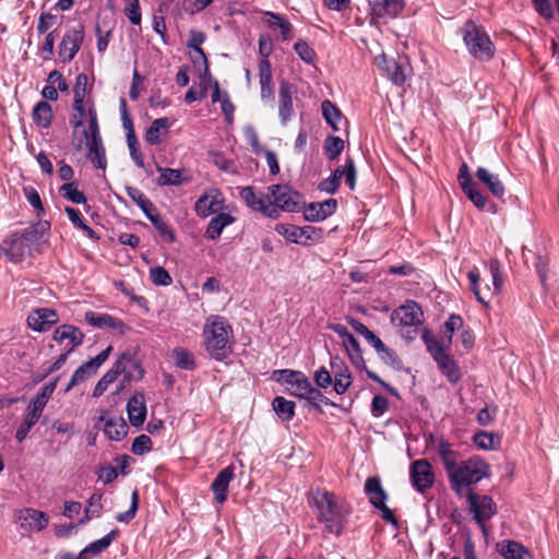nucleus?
I'll list each match as a JSON object with an SVG mask.
<instances>
[{
  "label": "nucleus",
  "mask_w": 559,
  "mask_h": 559,
  "mask_svg": "<svg viewBox=\"0 0 559 559\" xmlns=\"http://www.w3.org/2000/svg\"><path fill=\"white\" fill-rule=\"evenodd\" d=\"M127 412L132 426H141L146 418L145 396L141 392H135L127 403Z\"/></svg>",
  "instance_id": "nucleus-24"
},
{
  "label": "nucleus",
  "mask_w": 559,
  "mask_h": 559,
  "mask_svg": "<svg viewBox=\"0 0 559 559\" xmlns=\"http://www.w3.org/2000/svg\"><path fill=\"white\" fill-rule=\"evenodd\" d=\"M171 357L180 369L193 370L197 366L194 355L183 347L174 348Z\"/></svg>",
  "instance_id": "nucleus-42"
},
{
  "label": "nucleus",
  "mask_w": 559,
  "mask_h": 559,
  "mask_svg": "<svg viewBox=\"0 0 559 559\" xmlns=\"http://www.w3.org/2000/svg\"><path fill=\"white\" fill-rule=\"evenodd\" d=\"M59 321L57 312L49 308L34 309L27 317L28 326L36 332H46Z\"/></svg>",
  "instance_id": "nucleus-20"
},
{
  "label": "nucleus",
  "mask_w": 559,
  "mask_h": 559,
  "mask_svg": "<svg viewBox=\"0 0 559 559\" xmlns=\"http://www.w3.org/2000/svg\"><path fill=\"white\" fill-rule=\"evenodd\" d=\"M457 181L466 194V197L473 202V204L483 210L486 206L487 199L486 197L478 190L477 183L473 180L468 166L464 163L461 165L457 175Z\"/></svg>",
  "instance_id": "nucleus-17"
},
{
  "label": "nucleus",
  "mask_w": 559,
  "mask_h": 559,
  "mask_svg": "<svg viewBox=\"0 0 559 559\" xmlns=\"http://www.w3.org/2000/svg\"><path fill=\"white\" fill-rule=\"evenodd\" d=\"M234 477V467L227 466L223 468L212 481L211 489L217 503L223 504L226 501L227 490Z\"/></svg>",
  "instance_id": "nucleus-22"
},
{
  "label": "nucleus",
  "mask_w": 559,
  "mask_h": 559,
  "mask_svg": "<svg viewBox=\"0 0 559 559\" xmlns=\"http://www.w3.org/2000/svg\"><path fill=\"white\" fill-rule=\"evenodd\" d=\"M423 340L427 346V350L437 362L442 374L445 376L451 383L459 382L461 379V372L457 364L448 353L447 346L440 341L430 337L428 331L423 334Z\"/></svg>",
  "instance_id": "nucleus-6"
},
{
  "label": "nucleus",
  "mask_w": 559,
  "mask_h": 559,
  "mask_svg": "<svg viewBox=\"0 0 559 559\" xmlns=\"http://www.w3.org/2000/svg\"><path fill=\"white\" fill-rule=\"evenodd\" d=\"M87 75L85 73H80L76 76L75 85L73 88V100H75V105L78 108L81 106V102H84L85 95H86V87H87Z\"/></svg>",
  "instance_id": "nucleus-53"
},
{
  "label": "nucleus",
  "mask_w": 559,
  "mask_h": 559,
  "mask_svg": "<svg viewBox=\"0 0 559 559\" xmlns=\"http://www.w3.org/2000/svg\"><path fill=\"white\" fill-rule=\"evenodd\" d=\"M474 443L483 450L495 449V436L487 431H480L474 435Z\"/></svg>",
  "instance_id": "nucleus-64"
},
{
  "label": "nucleus",
  "mask_w": 559,
  "mask_h": 559,
  "mask_svg": "<svg viewBox=\"0 0 559 559\" xmlns=\"http://www.w3.org/2000/svg\"><path fill=\"white\" fill-rule=\"evenodd\" d=\"M365 491L369 495V501L372 506L385 502L388 495L384 491L381 480L378 477H369L365 483Z\"/></svg>",
  "instance_id": "nucleus-35"
},
{
  "label": "nucleus",
  "mask_w": 559,
  "mask_h": 559,
  "mask_svg": "<svg viewBox=\"0 0 559 559\" xmlns=\"http://www.w3.org/2000/svg\"><path fill=\"white\" fill-rule=\"evenodd\" d=\"M150 278L153 284L160 286H168L173 280L169 273L162 266H154L150 270Z\"/></svg>",
  "instance_id": "nucleus-58"
},
{
  "label": "nucleus",
  "mask_w": 559,
  "mask_h": 559,
  "mask_svg": "<svg viewBox=\"0 0 559 559\" xmlns=\"http://www.w3.org/2000/svg\"><path fill=\"white\" fill-rule=\"evenodd\" d=\"M84 38L83 26L69 29L59 46V57L63 62L71 61L80 50Z\"/></svg>",
  "instance_id": "nucleus-19"
},
{
  "label": "nucleus",
  "mask_w": 559,
  "mask_h": 559,
  "mask_svg": "<svg viewBox=\"0 0 559 559\" xmlns=\"http://www.w3.org/2000/svg\"><path fill=\"white\" fill-rule=\"evenodd\" d=\"M169 127L170 122L168 118L163 117L155 119L145 132V141L151 145L159 144L162 130H167Z\"/></svg>",
  "instance_id": "nucleus-39"
},
{
  "label": "nucleus",
  "mask_w": 559,
  "mask_h": 559,
  "mask_svg": "<svg viewBox=\"0 0 559 559\" xmlns=\"http://www.w3.org/2000/svg\"><path fill=\"white\" fill-rule=\"evenodd\" d=\"M311 385L309 379L301 372L300 377L297 378L292 385V394L298 399H302Z\"/></svg>",
  "instance_id": "nucleus-62"
},
{
  "label": "nucleus",
  "mask_w": 559,
  "mask_h": 559,
  "mask_svg": "<svg viewBox=\"0 0 559 559\" xmlns=\"http://www.w3.org/2000/svg\"><path fill=\"white\" fill-rule=\"evenodd\" d=\"M337 207L335 199H329L323 202H312L306 205L304 210L305 219L308 222H321L331 216Z\"/></svg>",
  "instance_id": "nucleus-21"
},
{
  "label": "nucleus",
  "mask_w": 559,
  "mask_h": 559,
  "mask_svg": "<svg viewBox=\"0 0 559 559\" xmlns=\"http://www.w3.org/2000/svg\"><path fill=\"white\" fill-rule=\"evenodd\" d=\"M376 64L394 84L401 85L406 81V71L408 69L406 61L397 62L395 59L388 58L382 53L376 58Z\"/></svg>",
  "instance_id": "nucleus-18"
},
{
  "label": "nucleus",
  "mask_w": 559,
  "mask_h": 559,
  "mask_svg": "<svg viewBox=\"0 0 559 559\" xmlns=\"http://www.w3.org/2000/svg\"><path fill=\"white\" fill-rule=\"evenodd\" d=\"M467 502L473 520L479 526L483 535L487 537L488 530L486 523L497 513V506L493 499L489 496H480L468 490Z\"/></svg>",
  "instance_id": "nucleus-7"
},
{
  "label": "nucleus",
  "mask_w": 559,
  "mask_h": 559,
  "mask_svg": "<svg viewBox=\"0 0 559 559\" xmlns=\"http://www.w3.org/2000/svg\"><path fill=\"white\" fill-rule=\"evenodd\" d=\"M321 109L326 123L334 130H338L337 122L342 119L341 110L331 100H323Z\"/></svg>",
  "instance_id": "nucleus-46"
},
{
  "label": "nucleus",
  "mask_w": 559,
  "mask_h": 559,
  "mask_svg": "<svg viewBox=\"0 0 559 559\" xmlns=\"http://www.w3.org/2000/svg\"><path fill=\"white\" fill-rule=\"evenodd\" d=\"M489 476V465L477 455L457 464L449 474L451 488L463 496L466 488Z\"/></svg>",
  "instance_id": "nucleus-4"
},
{
  "label": "nucleus",
  "mask_w": 559,
  "mask_h": 559,
  "mask_svg": "<svg viewBox=\"0 0 559 559\" xmlns=\"http://www.w3.org/2000/svg\"><path fill=\"white\" fill-rule=\"evenodd\" d=\"M128 147L130 150V155L135 165L140 168L144 167V157L139 150V142L136 140L135 133L127 134Z\"/></svg>",
  "instance_id": "nucleus-55"
},
{
  "label": "nucleus",
  "mask_w": 559,
  "mask_h": 559,
  "mask_svg": "<svg viewBox=\"0 0 559 559\" xmlns=\"http://www.w3.org/2000/svg\"><path fill=\"white\" fill-rule=\"evenodd\" d=\"M53 340L58 343H62L68 340L71 344V347L68 349V353H71L75 347L80 346L84 341L83 332L74 325L71 324H62L57 328L53 332Z\"/></svg>",
  "instance_id": "nucleus-26"
},
{
  "label": "nucleus",
  "mask_w": 559,
  "mask_h": 559,
  "mask_svg": "<svg viewBox=\"0 0 559 559\" xmlns=\"http://www.w3.org/2000/svg\"><path fill=\"white\" fill-rule=\"evenodd\" d=\"M128 366L139 371V378L143 377V369L134 361L130 353H123L114 364V366L100 378L107 385L115 382L119 374H123V383L129 382L133 374L128 370Z\"/></svg>",
  "instance_id": "nucleus-14"
},
{
  "label": "nucleus",
  "mask_w": 559,
  "mask_h": 559,
  "mask_svg": "<svg viewBox=\"0 0 559 559\" xmlns=\"http://www.w3.org/2000/svg\"><path fill=\"white\" fill-rule=\"evenodd\" d=\"M128 197L143 211L146 217L156 211L154 204L138 188L127 187Z\"/></svg>",
  "instance_id": "nucleus-41"
},
{
  "label": "nucleus",
  "mask_w": 559,
  "mask_h": 559,
  "mask_svg": "<svg viewBox=\"0 0 559 559\" xmlns=\"http://www.w3.org/2000/svg\"><path fill=\"white\" fill-rule=\"evenodd\" d=\"M309 504L314 509L317 519L326 532L340 536L352 512L349 503L334 492L317 489L309 497Z\"/></svg>",
  "instance_id": "nucleus-1"
},
{
  "label": "nucleus",
  "mask_w": 559,
  "mask_h": 559,
  "mask_svg": "<svg viewBox=\"0 0 559 559\" xmlns=\"http://www.w3.org/2000/svg\"><path fill=\"white\" fill-rule=\"evenodd\" d=\"M117 533H118L117 530H112L107 535L102 537L100 539L95 540V542L91 543L90 545H87L80 552V558L81 559H92L93 557L103 552L105 549H107L110 546V544L114 540V538L116 537Z\"/></svg>",
  "instance_id": "nucleus-33"
},
{
  "label": "nucleus",
  "mask_w": 559,
  "mask_h": 559,
  "mask_svg": "<svg viewBox=\"0 0 559 559\" xmlns=\"http://www.w3.org/2000/svg\"><path fill=\"white\" fill-rule=\"evenodd\" d=\"M126 2H127V7L124 8L126 16L129 19V21L132 24L139 25L142 20L139 0H126Z\"/></svg>",
  "instance_id": "nucleus-61"
},
{
  "label": "nucleus",
  "mask_w": 559,
  "mask_h": 559,
  "mask_svg": "<svg viewBox=\"0 0 559 559\" xmlns=\"http://www.w3.org/2000/svg\"><path fill=\"white\" fill-rule=\"evenodd\" d=\"M102 500L103 493L100 491L93 492V495L87 500L85 516L80 521L81 524L100 515V510L103 509Z\"/></svg>",
  "instance_id": "nucleus-45"
},
{
  "label": "nucleus",
  "mask_w": 559,
  "mask_h": 559,
  "mask_svg": "<svg viewBox=\"0 0 559 559\" xmlns=\"http://www.w3.org/2000/svg\"><path fill=\"white\" fill-rule=\"evenodd\" d=\"M86 322L95 328H108L109 321H111V316L107 313H98L95 311L85 312Z\"/></svg>",
  "instance_id": "nucleus-59"
},
{
  "label": "nucleus",
  "mask_w": 559,
  "mask_h": 559,
  "mask_svg": "<svg viewBox=\"0 0 559 559\" xmlns=\"http://www.w3.org/2000/svg\"><path fill=\"white\" fill-rule=\"evenodd\" d=\"M269 193L273 198L274 204L282 211L293 213L299 210L301 195L289 186L272 185L269 187Z\"/></svg>",
  "instance_id": "nucleus-13"
},
{
  "label": "nucleus",
  "mask_w": 559,
  "mask_h": 559,
  "mask_svg": "<svg viewBox=\"0 0 559 559\" xmlns=\"http://www.w3.org/2000/svg\"><path fill=\"white\" fill-rule=\"evenodd\" d=\"M236 221L234 216L228 213H217L209 223L205 237L211 240H216L221 237L225 227L229 226Z\"/></svg>",
  "instance_id": "nucleus-29"
},
{
  "label": "nucleus",
  "mask_w": 559,
  "mask_h": 559,
  "mask_svg": "<svg viewBox=\"0 0 559 559\" xmlns=\"http://www.w3.org/2000/svg\"><path fill=\"white\" fill-rule=\"evenodd\" d=\"M370 24L377 27L397 17L404 9V0H369Z\"/></svg>",
  "instance_id": "nucleus-9"
},
{
  "label": "nucleus",
  "mask_w": 559,
  "mask_h": 559,
  "mask_svg": "<svg viewBox=\"0 0 559 559\" xmlns=\"http://www.w3.org/2000/svg\"><path fill=\"white\" fill-rule=\"evenodd\" d=\"M225 209V197L218 189L205 191L195 201L194 211L199 217L205 218Z\"/></svg>",
  "instance_id": "nucleus-12"
},
{
  "label": "nucleus",
  "mask_w": 559,
  "mask_h": 559,
  "mask_svg": "<svg viewBox=\"0 0 559 559\" xmlns=\"http://www.w3.org/2000/svg\"><path fill=\"white\" fill-rule=\"evenodd\" d=\"M203 337L206 353L215 360L222 361L231 354L234 333L225 318H209L203 328Z\"/></svg>",
  "instance_id": "nucleus-3"
},
{
  "label": "nucleus",
  "mask_w": 559,
  "mask_h": 559,
  "mask_svg": "<svg viewBox=\"0 0 559 559\" xmlns=\"http://www.w3.org/2000/svg\"><path fill=\"white\" fill-rule=\"evenodd\" d=\"M239 197L243 201V203L254 212H260L264 207L266 201L269 200L267 195H264L262 192L255 191V189L251 186L241 188Z\"/></svg>",
  "instance_id": "nucleus-31"
},
{
  "label": "nucleus",
  "mask_w": 559,
  "mask_h": 559,
  "mask_svg": "<svg viewBox=\"0 0 559 559\" xmlns=\"http://www.w3.org/2000/svg\"><path fill=\"white\" fill-rule=\"evenodd\" d=\"M66 213L68 214L71 223L79 229L85 233V235L91 239H97L96 233L88 225H86L83 221L82 214L79 210L74 207H66Z\"/></svg>",
  "instance_id": "nucleus-47"
},
{
  "label": "nucleus",
  "mask_w": 559,
  "mask_h": 559,
  "mask_svg": "<svg viewBox=\"0 0 559 559\" xmlns=\"http://www.w3.org/2000/svg\"><path fill=\"white\" fill-rule=\"evenodd\" d=\"M157 171L160 176L157 179L159 186H179L183 182H188L189 179L185 178L182 171L179 169L164 168L158 166Z\"/></svg>",
  "instance_id": "nucleus-38"
},
{
  "label": "nucleus",
  "mask_w": 559,
  "mask_h": 559,
  "mask_svg": "<svg viewBox=\"0 0 559 559\" xmlns=\"http://www.w3.org/2000/svg\"><path fill=\"white\" fill-rule=\"evenodd\" d=\"M423 311L415 301H408L403 306L396 308L391 314V321L393 324L401 328H414L408 330L406 333H402V336L412 341L416 336V328L421 323Z\"/></svg>",
  "instance_id": "nucleus-8"
},
{
  "label": "nucleus",
  "mask_w": 559,
  "mask_h": 559,
  "mask_svg": "<svg viewBox=\"0 0 559 559\" xmlns=\"http://www.w3.org/2000/svg\"><path fill=\"white\" fill-rule=\"evenodd\" d=\"M50 229L49 222L45 221L36 225L12 233L0 245V251L13 263L23 261L31 255L38 246L44 235Z\"/></svg>",
  "instance_id": "nucleus-2"
},
{
  "label": "nucleus",
  "mask_w": 559,
  "mask_h": 559,
  "mask_svg": "<svg viewBox=\"0 0 559 559\" xmlns=\"http://www.w3.org/2000/svg\"><path fill=\"white\" fill-rule=\"evenodd\" d=\"M344 150V140L330 135L324 143L325 155L330 160H335Z\"/></svg>",
  "instance_id": "nucleus-50"
},
{
  "label": "nucleus",
  "mask_w": 559,
  "mask_h": 559,
  "mask_svg": "<svg viewBox=\"0 0 559 559\" xmlns=\"http://www.w3.org/2000/svg\"><path fill=\"white\" fill-rule=\"evenodd\" d=\"M476 177L484 186H486L493 197L497 199L503 198L506 193L504 185L497 174L491 173L485 167H478L476 170Z\"/></svg>",
  "instance_id": "nucleus-27"
},
{
  "label": "nucleus",
  "mask_w": 559,
  "mask_h": 559,
  "mask_svg": "<svg viewBox=\"0 0 559 559\" xmlns=\"http://www.w3.org/2000/svg\"><path fill=\"white\" fill-rule=\"evenodd\" d=\"M102 139L99 127L97 122V115L94 108L88 109V128L83 130V138L78 143H73L76 151H80L83 146L84 140H99Z\"/></svg>",
  "instance_id": "nucleus-36"
},
{
  "label": "nucleus",
  "mask_w": 559,
  "mask_h": 559,
  "mask_svg": "<svg viewBox=\"0 0 559 559\" xmlns=\"http://www.w3.org/2000/svg\"><path fill=\"white\" fill-rule=\"evenodd\" d=\"M52 119L51 106L45 102H39L33 110V120L39 128H48Z\"/></svg>",
  "instance_id": "nucleus-40"
},
{
  "label": "nucleus",
  "mask_w": 559,
  "mask_h": 559,
  "mask_svg": "<svg viewBox=\"0 0 559 559\" xmlns=\"http://www.w3.org/2000/svg\"><path fill=\"white\" fill-rule=\"evenodd\" d=\"M112 347L108 346L106 349L100 352L95 358H92L88 361L81 365L72 374L67 391L94 376L97 372L98 368L108 359Z\"/></svg>",
  "instance_id": "nucleus-16"
},
{
  "label": "nucleus",
  "mask_w": 559,
  "mask_h": 559,
  "mask_svg": "<svg viewBox=\"0 0 559 559\" xmlns=\"http://www.w3.org/2000/svg\"><path fill=\"white\" fill-rule=\"evenodd\" d=\"M331 368L335 378L334 391L337 394H344L352 384V377L348 372V368L338 357L331 360Z\"/></svg>",
  "instance_id": "nucleus-28"
},
{
  "label": "nucleus",
  "mask_w": 559,
  "mask_h": 559,
  "mask_svg": "<svg viewBox=\"0 0 559 559\" xmlns=\"http://www.w3.org/2000/svg\"><path fill=\"white\" fill-rule=\"evenodd\" d=\"M264 15L266 16V23L269 27L275 28L277 27L281 31V36L283 40H288L292 38L293 33V26L292 24L283 19L280 14L274 12H265Z\"/></svg>",
  "instance_id": "nucleus-37"
},
{
  "label": "nucleus",
  "mask_w": 559,
  "mask_h": 559,
  "mask_svg": "<svg viewBox=\"0 0 559 559\" xmlns=\"http://www.w3.org/2000/svg\"><path fill=\"white\" fill-rule=\"evenodd\" d=\"M489 270L492 277V295L500 293L503 284L501 264L498 260H491L489 263Z\"/></svg>",
  "instance_id": "nucleus-54"
},
{
  "label": "nucleus",
  "mask_w": 559,
  "mask_h": 559,
  "mask_svg": "<svg viewBox=\"0 0 559 559\" xmlns=\"http://www.w3.org/2000/svg\"><path fill=\"white\" fill-rule=\"evenodd\" d=\"M377 354L385 365L391 366L395 370H401L403 368L402 359L392 348H389L385 344L382 346V348L377 350Z\"/></svg>",
  "instance_id": "nucleus-51"
},
{
  "label": "nucleus",
  "mask_w": 559,
  "mask_h": 559,
  "mask_svg": "<svg viewBox=\"0 0 559 559\" xmlns=\"http://www.w3.org/2000/svg\"><path fill=\"white\" fill-rule=\"evenodd\" d=\"M138 509H139V493H138V490L135 489L131 496V504H130L129 510H127L126 512L118 513L116 515V520L120 523H129L130 521H132L134 519Z\"/></svg>",
  "instance_id": "nucleus-56"
},
{
  "label": "nucleus",
  "mask_w": 559,
  "mask_h": 559,
  "mask_svg": "<svg viewBox=\"0 0 559 559\" xmlns=\"http://www.w3.org/2000/svg\"><path fill=\"white\" fill-rule=\"evenodd\" d=\"M273 409L282 420L289 421L295 416V403L283 396L273 400Z\"/></svg>",
  "instance_id": "nucleus-43"
},
{
  "label": "nucleus",
  "mask_w": 559,
  "mask_h": 559,
  "mask_svg": "<svg viewBox=\"0 0 559 559\" xmlns=\"http://www.w3.org/2000/svg\"><path fill=\"white\" fill-rule=\"evenodd\" d=\"M275 231L283 236L286 240L300 243L306 246V241L300 238L299 227L292 224H277L275 227Z\"/></svg>",
  "instance_id": "nucleus-48"
},
{
  "label": "nucleus",
  "mask_w": 559,
  "mask_h": 559,
  "mask_svg": "<svg viewBox=\"0 0 559 559\" xmlns=\"http://www.w3.org/2000/svg\"><path fill=\"white\" fill-rule=\"evenodd\" d=\"M87 147V158L98 169L105 170L107 167L106 150L102 139L85 141Z\"/></svg>",
  "instance_id": "nucleus-30"
},
{
  "label": "nucleus",
  "mask_w": 559,
  "mask_h": 559,
  "mask_svg": "<svg viewBox=\"0 0 559 559\" xmlns=\"http://www.w3.org/2000/svg\"><path fill=\"white\" fill-rule=\"evenodd\" d=\"M157 229L160 237L167 242H174L176 237L168 223L155 211L147 217Z\"/></svg>",
  "instance_id": "nucleus-44"
},
{
  "label": "nucleus",
  "mask_w": 559,
  "mask_h": 559,
  "mask_svg": "<svg viewBox=\"0 0 559 559\" xmlns=\"http://www.w3.org/2000/svg\"><path fill=\"white\" fill-rule=\"evenodd\" d=\"M204 40H205L204 33H202L200 31H195V29L190 31V38L188 40L187 46L189 48H192L200 56V58L202 60H205V57H206L205 52L201 48V45L204 43Z\"/></svg>",
  "instance_id": "nucleus-57"
},
{
  "label": "nucleus",
  "mask_w": 559,
  "mask_h": 559,
  "mask_svg": "<svg viewBox=\"0 0 559 559\" xmlns=\"http://www.w3.org/2000/svg\"><path fill=\"white\" fill-rule=\"evenodd\" d=\"M260 86H272L273 75L271 63L266 58L259 61Z\"/></svg>",
  "instance_id": "nucleus-60"
},
{
  "label": "nucleus",
  "mask_w": 559,
  "mask_h": 559,
  "mask_svg": "<svg viewBox=\"0 0 559 559\" xmlns=\"http://www.w3.org/2000/svg\"><path fill=\"white\" fill-rule=\"evenodd\" d=\"M152 449V440L146 435L138 436L132 443L131 450L135 455H143L144 453L151 451Z\"/></svg>",
  "instance_id": "nucleus-63"
},
{
  "label": "nucleus",
  "mask_w": 559,
  "mask_h": 559,
  "mask_svg": "<svg viewBox=\"0 0 559 559\" xmlns=\"http://www.w3.org/2000/svg\"><path fill=\"white\" fill-rule=\"evenodd\" d=\"M436 451L444 465L447 474L449 475L457 465V453L452 449V445L443 439L437 440Z\"/></svg>",
  "instance_id": "nucleus-32"
},
{
  "label": "nucleus",
  "mask_w": 559,
  "mask_h": 559,
  "mask_svg": "<svg viewBox=\"0 0 559 559\" xmlns=\"http://www.w3.org/2000/svg\"><path fill=\"white\" fill-rule=\"evenodd\" d=\"M463 40L468 52L479 61H489L495 56V45L481 27L469 21L464 26Z\"/></svg>",
  "instance_id": "nucleus-5"
},
{
  "label": "nucleus",
  "mask_w": 559,
  "mask_h": 559,
  "mask_svg": "<svg viewBox=\"0 0 559 559\" xmlns=\"http://www.w3.org/2000/svg\"><path fill=\"white\" fill-rule=\"evenodd\" d=\"M99 421L104 423L103 431L110 440L120 441L128 433L129 427L122 417H107L104 413Z\"/></svg>",
  "instance_id": "nucleus-25"
},
{
  "label": "nucleus",
  "mask_w": 559,
  "mask_h": 559,
  "mask_svg": "<svg viewBox=\"0 0 559 559\" xmlns=\"http://www.w3.org/2000/svg\"><path fill=\"white\" fill-rule=\"evenodd\" d=\"M342 344H343L344 348L346 349V353H347L352 364L357 369L366 370V373L369 379L380 383L382 386H384L391 393L396 394L395 389H393L390 384L384 382L377 373L367 369L365 359L362 357V352H361L359 342L353 334L348 338H346Z\"/></svg>",
  "instance_id": "nucleus-10"
},
{
  "label": "nucleus",
  "mask_w": 559,
  "mask_h": 559,
  "mask_svg": "<svg viewBox=\"0 0 559 559\" xmlns=\"http://www.w3.org/2000/svg\"><path fill=\"white\" fill-rule=\"evenodd\" d=\"M499 551L506 559H533L532 554L522 544L514 540L501 542Z\"/></svg>",
  "instance_id": "nucleus-34"
},
{
  "label": "nucleus",
  "mask_w": 559,
  "mask_h": 559,
  "mask_svg": "<svg viewBox=\"0 0 559 559\" xmlns=\"http://www.w3.org/2000/svg\"><path fill=\"white\" fill-rule=\"evenodd\" d=\"M409 477L413 487L420 493L430 489L435 483L432 466L425 459L416 460L411 463Z\"/></svg>",
  "instance_id": "nucleus-11"
},
{
  "label": "nucleus",
  "mask_w": 559,
  "mask_h": 559,
  "mask_svg": "<svg viewBox=\"0 0 559 559\" xmlns=\"http://www.w3.org/2000/svg\"><path fill=\"white\" fill-rule=\"evenodd\" d=\"M60 192L63 198L75 204H83L86 202V197L76 187L75 182H67L60 187Z\"/></svg>",
  "instance_id": "nucleus-49"
},
{
  "label": "nucleus",
  "mask_w": 559,
  "mask_h": 559,
  "mask_svg": "<svg viewBox=\"0 0 559 559\" xmlns=\"http://www.w3.org/2000/svg\"><path fill=\"white\" fill-rule=\"evenodd\" d=\"M297 94V88L294 84L286 80L280 82L278 88V117L281 123L286 126L288 121L295 116L294 96Z\"/></svg>",
  "instance_id": "nucleus-15"
},
{
  "label": "nucleus",
  "mask_w": 559,
  "mask_h": 559,
  "mask_svg": "<svg viewBox=\"0 0 559 559\" xmlns=\"http://www.w3.org/2000/svg\"><path fill=\"white\" fill-rule=\"evenodd\" d=\"M21 526L27 531H43L49 522L48 515L35 509H24L19 513Z\"/></svg>",
  "instance_id": "nucleus-23"
},
{
  "label": "nucleus",
  "mask_w": 559,
  "mask_h": 559,
  "mask_svg": "<svg viewBox=\"0 0 559 559\" xmlns=\"http://www.w3.org/2000/svg\"><path fill=\"white\" fill-rule=\"evenodd\" d=\"M39 418L40 416L38 414L27 408L25 418L15 433V438L19 442H22L26 438L27 433L33 428V426L38 421Z\"/></svg>",
  "instance_id": "nucleus-52"
}]
</instances>
